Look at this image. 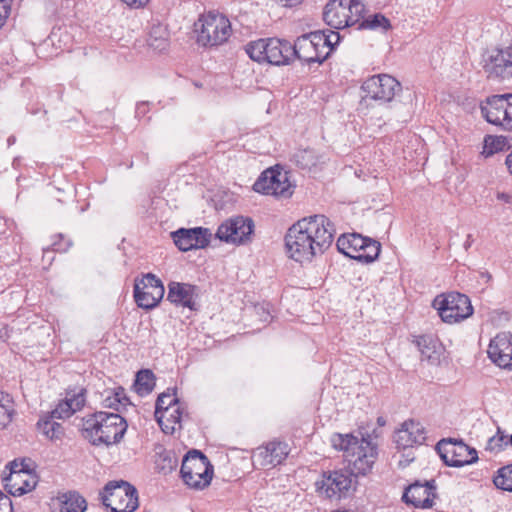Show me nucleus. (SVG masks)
<instances>
[{
	"label": "nucleus",
	"instance_id": "obj_21",
	"mask_svg": "<svg viewBox=\"0 0 512 512\" xmlns=\"http://www.w3.org/2000/svg\"><path fill=\"white\" fill-rule=\"evenodd\" d=\"M490 360L501 368L512 369V334L498 333L491 339L488 350Z\"/></svg>",
	"mask_w": 512,
	"mask_h": 512
},
{
	"label": "nucleus",
	"instance_id": "obj_30",
	"mask_svg": "<svg viewBox=\"0 0 512 512\" xmlns=\"http://www.w3.org/2000/svg\"><path fill=\"white\" fill-rule=\"evenodd\" d=\"M133 386L135 392L141 397L150 394L155 387L154 373L149 369L138 371Z\"/></svg>",
	"mask_w": 512,
	"mask_h": 512
},
{
	"label": "nucleus",
	"instance_id": "obj_15",
	"mask_svg": "<svg viewBox=\"0 0 512 512\" xmlns=\"http://www.w3.org/2000/svg\"><path fill=\"white\" fill-rule=\"evenodd\" d=\"M324 41L321 42V36L315 31L299 36L294 44H292V62L298 59L307 64H322L329 56V51L325 55L317 54L319 47H324Z\"/></svg>",
	"mask_w": 512,
	"mask_h": 512
},
{
	"label": "nucleus",
	"instance_id": "obj_5",
	"mask_svg": "<svg viewBox=\"0 0 512 512\" xmlns=\"http://www.w3.org/2000/svg\"><path fill=\"white\" fill-rule=\"evenodd\" d=\"M213 473V465L201 451L193 449L184 455L180 477L188 488L203 490L210 485Z\"/></svg>",
	"mask_w": 512,
	"mask_h": 512
},
{
	"label": "nucleus",
	"instance_id": "obj_25",
	"mask_svg": "<svg viewBox=\"0 0 512 512\" xmlns=\"http://www.w3.org/2000/svg\"><path fill=\"white\" fill-rule=\"evenodd\" d=\"M184 416H188L183 405L178 402L171 408L165 410L162 414L156 417L159 426L165 434H173L176 429H181V421Z\"/></svg>",
	"mask_w": 512,
	"mask_h": 512
},
{
	"label": "nucleus",
	"instance_id": "obj_54",
	"mask_svg": "<svg viewBox=\"0 0 512 512\" xmlns=\"http://www.w3.org/2000/svg\"><path fill=\"white\" fill-rule=\"evenodd\" d=\"M15 142V137L11 136L8 138V144L11 145L12 143Z\"/></svg>",
	"mask_w": 512,
	"mask_h": 512
},
{
	"label": "nucleus",
	"instance_id": "obj_36",
	"mask_svg": "<svg viewBox=\"0 0 512 512\" xmlns=\"http://www.w3.org/2000/svg\"><path fill=\"white\" fill-rule=\"evenodd\" d=\"M14 415L13 401L8 395L4 396L0 393V430L5 429L12 422Z\"/></svg>",
	"mask_w": 512,
	"mask_h": 512
},
{
	"label": "nucleus",
	"instance_id": "obj_23",
	"mask_svg": "<svg viewBox=\"0 0 512 512\" xmlns=\"http://www.w3.org/2000/svg\"><path fill=\"white\" fill-rule=\"evenodd\" d=\"M86 402V389L82 387L68 388L65 398L51 411L52 418L66 419L82 409Z\"/></svg>",
	"mask_w": 512,
	"mask_h": 512
},
{
	"label": "nucleus",
	"instance_id": "obj_11",
	"mask_svg": "<svg viewBox=\"0 0 512 512\" xmlns=\"http://www.w3.org/2000/svg\"><path fill=\"white\" fill-rule=\"evenodd\" d=\"M253 190L276 198H289L293 194L287 172L273 167L260 174L253 184Z\"/></svg>",
	"mask_w": 512,
	"mask_h": 512
},
{
	"label": "nucleus",
	"instance_id": "obj_43",
	"mask_svg": "<svg viewBox=\"0 0 512 512\" xmlns=\"http://www.w3.org/2000/svg\"><path fill=\"white\" fill-rule=\"evenodd\" d=\"M54 419L55 418H52V415L49 414V415H46L45 417L43 418H40L37 422V428L38 430L43 434L45 435L47 438H48V435H49V432H50V427L53 425L54 423Z\"/></svg>",
	"mask_w": 512,
	"mask_h": 512
},
{
	"label": "nucleus",
	"instance_id": "obj_48",
	"mask_svg": "<svg viewBox=\"0 0 512 512\" xmlns=\"http://www.w3.org/2000/svg\"><path fill=\"white\" fill-rule=\"evenodd\" d=\"M496 197L498 200L503 201L505 203H510L512 200V196L505 192H498Z\"/></svg>",
	"mask_w": 512,
	"mask_h": 512
},
{
	"label": "nucleus",
	"instance_id": "obj_50",
	"mask_svg": "<svg viewBox=\"0 0 512 512\" xmlns=\"http://www.w3.org/2000/svg\"><path fill=\"white\" fill-rule=\"evenodd\" d=\"M505 164L507 165L509 172L512 174V151L507 155Z\"/></svg>",
	"mask_w": 512,
	"mask_h": 512
},
{
	"label": "nucleus",
	"instance_id": "obj_1",
	"mask_svg": "<svg viewBox=\"0 0 512 512\" xmlns=\"http://www.w3.org/2000/svg\"><path fill=\"white\" fill-rule=\"evenodd\" d=\"M333 448L343 451L350 470H333L322 473V479L316 481V492L327 499L340 500L346 498L351 490H355L357 476L367 475L377 459V447L370 440L359 439L352 433L331 435Z\"/></svg>",
	"mask_w": 512,
	"mask_h": 512
},
{
	"label": "nucleus",
	"instance_id": "obj_45",
	"mask_svg": "<svg viewBox=\"0 0 512 512\" xmlns=\"http://www.w3.org/2000/svg\"><path fill=\"white\" fill-rule=\"evenodd\" d=\"M497 434H498L499 436H493V437H491V438L489 439V447H490L491 449H493V448H494V446H492V443H493V442H495L496 440H497L498 442H503V441H504L505 445H511V446H512V435H511V436H509V437H508V436H505L504 434H502V433L500 432V430H498Z\"/></svg>",
	"mask_w": 512,
	"mask_h": 512
},
{
	"label": "nucleus",
	"instance_id": "obj_44",
	"mask_svg": "<svg viewBox=\"0 0 512 512\" xmlns=\"http://www.w3.org/2000/svg\"><path fill=\"white\" fill-rule=\"evenodd\" d=\"M63 435H64L63 426L60 423L54 421L53 425L50 427L48 439H50V440L60 439Z\"/></svg>",
	"mask_w": 512,
	"mask_h": 512
},
{
	"label": "nucleus",
	"instance_id": "obj_55",
	"mask_svg": "<svg viewBox=\"0 0 512 512\" xmlns=\"http://www.w3.org/2000/svg\"><path fill=\"white\" fill-rule=\"evenodd\" d=\"M378 423H379V424H383V423H384V421L382 420V418H381V417H380V418H378Z\"/></svg>",
	"mask_w": 512,
	"mask_h": 512
},
{
	"label": "nucleus",
	"instance_id": "obj_14",
	"mask_svg": "<svg viewBox=\"0 0 512 512\" xmlns=\"http://www.w3.org/2000/svg\"><path fill=\"white\" fill-rule=\"evenodd\" d=\"M133 293L138 307L151 310L163 299L165 289L163 283L156 275L147 273L142 278L135 279Z\"/></svg>",
	"mask_w": 512,
	"mask_h": 512
},
{
	"label": "nucleus",
	"instance_id": "obj_9",
	"mask_svg": "<svg viewBox=\"0 0 512 512\" xmlns=\"http://www.w3.org/2000/svg\"><path fill=\"white\" fill-rule=\"evenodd\" d=\"M436 451L443 462L450 467H463L478 461L476 449L468 446L461 439H441L436 444Z\"/></svg>",
	"mask_w": 512,
	"mask_h": 512
},
{
	"label": "nucleus",
	"instance_id": "obj_7",
	"mask_svg": "<svg viewBox=\"0 0 512 512\" xmlns=\"http://www.w3.org/2000/svg\"><path fill=\"white\" fill-rule=\"evenodd\" d=\"M197 43L204 47L219 46L226 42L232 33L229 19L221 14L209 13L195 23Z\"/></svg>",
	"mask_w": 512,
	"mask_h": 512
},
{
	"label": "nucleus",
	"instance_id": "obj_47",
	"mask_svg": "<svg viewBox=\"0 0 512 512\" xmlns=\"http://www.w3.org/2000/svg\"><path fill=\"white\" fill-rule=\"evenodd\" d=\"M123 3H125L130 8L139 9L146 6V4L149 2V0H121Z\"/></svg>",
	"mask_w": 512,
	"mask_h": 512
},
{
	"label": "nucleus",
	"instance_id": "obj_17",
	"mask_svg": "<svg viewBox=\"0 0 512 512\" xmlns=\"http://www.w3.org/2000/svg\"><path fill=\"white\" fill-rule=\"evenodd\" d=\"M211 236L210 230L204 227L180 228L171 232L174 244L183 252L206 248L210 244Z\"/></svg>",
	"mask_w": 512,
	"mask_h": 512
},
{
	"label": "nucleus",
	"instance_id": "obj_16",
	"mask_svg": "<svg viewBox=\"0 0 512 512\" xmlns=\"http://www.w3.org/2000/svg\"><path fill=\"white\" fill-rule=\"evenodd\" d=\"M400 89V83L387 74L374 75L362 84L365 97L382 102H390Z\"/></svg>",
	"mask_w": 512,
	"mask_h": 512
},
{
	"label": "nucleus",
	"instance_id": "obj_41",
	"mask_svg": "<svg viewBox=\"0 0 512 512\" xmlns=\"http://www.w3.org/2000/svg\"><path fill=\"white\" fill-rule=\"evenodd\" d=\"M315 33L321 36V42H325L323 48H328L329 53L340 41V34L336 31L328 30V33H326V31L318 30Z\"/></svg>",
	"mask_w": 512,
	"mask_h": 512
},
{
	"label": "nucleus",
	"instance_id": "obj_4",
	"mask_svg": "<svg viewBox=\"0 0 512 512\" xmlns=\"http://www.w3.org/2000/svg\"><path fill=\"white\" fill-rule=\"evenodd\" d=\"M248 57L257 63L286 66L292 63V43L277 37L260 38L244 46Z\"/></svg>",
	"mask_w": 512,
	"mask_h": 512
},
{
	"label": "nucleus",
	"instance_id": "obj_28",
	"mask_svg": "<svg viewBox=\"0 0 512 512\" xmlns=\"http://www.w3.org/2000/svg\"><path fill=\"white\" fill-rule=\"evenodd\" d=\"M61 512H85L87 508V502L76 491H69L64 493L61 497Z\"/></svg>",
	"mask_w": 512,
	"mask_h": 512
},
{
	"label": "nucleus",
	"instance_id": "obj_27",
	"mask_svg": "<svg viewBox=\"0 0 512 512\" xmlns=\"http://www.w3.org/2000/svg\"><path fill=\"white\" fill-rule=\"evenodd\" d=\"M105 393L106 395L102 400V404L105 408L120 411L121 407L126 408L132 405L130 398L126 395L125 389L122 386L106 390Z\"/></svg>",
	"mask_w": 512,
	"mask_h": 512
},
{
	"label": "nucleus",
	"instance_id": "obj_46",
	"mask_svg": "<svg viewBox=\"0 0 512 512\" xmlns=\"http://www.w3.org/2000/svg\"><path fill=\"white\" fill-rule=\"evenodd\" d=\"M0 509H4L5 512H13L11 499L2 491H0Z\"/></svg>",
	"mask_w": 512,
	"mask_h": 512
},
{
	"label": "nucleus",
	"instance_id": "obj_8",
	"mask_svg": "<svg viewBox=\"0 0 512 512\" xmlns=\"http://www.w3.org/2000/svg\"><path fill=\"white\" fill-rule=\"evenodd\" d=\"M433 307L443 322L452 324L467 319L473 314L470 298L459 292H449L435 297Z\"/></svg>",
	"mask_w": 512,
	"mask_h": 512
},
{
	"label": "nucleus",
	"instance_id": "obj_32",
	"mask_svg": "<svg viewBox=\"0 0 512 512\" xmlns=\"http://www.w3.org/2000/svg\"><path fill=\"white\" fill-rule=\"evenodd\" d=\"M148 45L154 50L163 51L168 46V32L161 24L153 25L149 31Z\"/></svg>",
	"mask_w": 512,
	"mask_h": 512
},
{
	"label": "nucleus",
	"instance_id": "obj_39",
	"mask_svg": "<svg viewBox=\"0 0 512 512\" xmlns=\"http://www.w3.org/2000/svg\"><path fill=\"white\" fill-rule=\"evenodd\" d=\"M9 469L10 474L3 478L5 484L13 483L18 480V478H23L29 471H31L30 466L25 463V460H22L21 462H18L17 460L10 462Z\"/></svg>",
	"mask_w": 512,
	"mask_h": 512
},
{
	"label": "nucleus",
	"instance_id": "obj_33",
	"mask_svg": "<svg viewBox=\"0 0 512 512\" xmlns=\"http://www.w3.org/2000/svg\"><path fill=\"white\" fill-rule=\"evenodd\" d=\"M392 28L390 20L382 13H374L366 16L360 23L358 29L381 30L387 32Z\"/></svg>",
	"mask_w": 512,
	"mask_h": 512
},
{
	"label": "nucleus",
	"instance_id": "obj_40",
	"mask_svg": "<svg viewBox=\"0 0 512 512\" xmlns=\"http://www.w3.org/2000/svg\"><path fill=\"white\" fill-rule=\"evenodd\" d=\"M294 159L297 166L302 169H311L318 162L317 156L312 149L299 150L294 154Z\"/></svg>",
	"mask_w": 512,
	"mask_h": 512
},
{
	"label": "nucleus",
	"instance_id": "obj_3",
	"mask_svg": "<svg viewBox=\"0 0 512 512\" xmlns=\"http://www.w3.org/2000/svg\"><path fill=\"white\" fill-rule=\"evenodd\" d=\"M82 422L83 436L96 446L119 443L128 427L126 420L120 414L104 411L87 415Z\"/></svg>",
	"mask_w": 512,
	"mask_h": 512
},
{
	"label": "nucleus",
	"instance_id": "obj_12",
	"mask_svg": "<svg viewBox=\"0 0 512 512\" xmlns=\"http://www.w3.org/2000/svg\"><path fill=\"white\" fill-rule=\"evenodd\" d=\"M254 221L250 217L234 216L218 226L216 238L222 242L244 245L252 241Z\"/></svg>",
	"mask_w": 512,
	"mask_h": 512
},
{
	"label": "nucleus",
	"instance_id": "obj_20",
	"mask_svg": "<svg viewBox=\"0 0 512 512\" xmlns=\"http://www.w3.org/2000/svg\"><path fill=\"white\" fill-rule=\"evenodd\" d=\"M349 0H330L323 11V19L327 25L334 29H343L354 26L359 18L348 14Z\"/></svg>",
	"mask_w": 512,
	"mask_h": 512
},
{
	"label": "nucleus",
	"instance_id": "obj_2",
	"mask_svg": "<svg viewBox=\"0 0 512 512\" xmlns=\"http://www.w3.org/2000/svg\"><path fill=\"white\" fill-rule=\"evenodd\" d=\"M335 226L325 215H313L298 220L285 234L288 257L295 262L311 263L325 253L333 243Z\"/></svg>",
	"mask_w": 512,
	"mask_h": 512
},
{
	"label": "nucleus",
	"instance_id": "obj_18",
	"mask_svg": "<svg viewBox=\"0 0 512 512\" xmlns=\"http://www.w3.org/2000/svg\"><path fill=\"white\" fill-rule=\"evenodd\" d=\"M289 453L290 447L287 442L273 440L258 447L253 458L262 468H270L282 464Z\"/></svg>",
	"mask_w": 512,
	"mask_h": 512
},
{
	"label": "nucleus",
	"instance_id": "obj_34",
	"mask_svg": "<svg viewBox=\"0 0 512 512\" xmlns=\"http://www.w3.org/2000/svg\"><path fill=\"white\" fill-rule=\"evenodd\" d=\"M380 251V242L367 237L365 246L361 248V251L358 253L359 255L355 256V260L366 264L372 263L378 258Z\"/></svg>",
	"mask_w": 512,
	"mask_h": 512
},
{
	"label": "nucleus",
	"instance_id": "obj_24",
	"mask_svg": "<svg viewBox=\"0 0 512 512\" xmlns=\"http://www.w3.org/2000/svg\"><path fill=\"white\" fill-rule=\"evenodd\" d=\"M395 442L398 447L407 448L421 445L426 440L424 427L414 420L405 421L401 428L395 432Z\"/></svg>",
	"mask_w": 512,
	"mask_h": 512
},
{
	"label": "nucleus",
	"instance_id": "obj_58",
	"mask_svg": "<svg viewBox=\"0 0 512 512\" xmlns=\"http://www.w3.org/2000/svg\"><path fill=\"white\" fill-rule=\"evenodd\" d=\"M0 512H5V511H3V510H2V511H0Z\"/></svg>",
	"mask_w": 512,
	"mask_h": 512
},
{
	"label": "nucleus",
	"instance_id": "obj_57",
	"mask_svg": "<svg viewBox=\"0 0 512 512\" xmlns=\"http://www.w3.org/2000/svg\"><path fill=\"white\" fill-rule=\"evenodd\" d=\"M6 0H0V3H4Z\"/></svg>",
	"mask_w": 512,
	"mask_h": 512
},
{
	"label": "nucleus",
	"instance_id": "obj_26",
	"mask_svg": "<svg viewBox=\"0 0 512 512\" xmlns=\"http://www.w3.org/2000/svg\"><path fill=\"white\" fill-rule=\"evenodd\" d=\"M366 238L357 233L342 234L336 242L337 250L345 256L354 259L365 246Z\"/></svg>",
	"mask_w": 512,
	"mask_h": 512
},
{
	"label": "nucleus",
	"instance_id": "obj_56",
	"mask_svg": "<svg viewBox=\"0 0 512 512\" xmlns=\"http://www.w3.org/2000/svg\"><path fill=\"white\" fill-rule=\"evenodd\" d=\"M333 512H349L348 510H335Z\"/></svg>",
	"mask_w": 512,
	"mask_h": 512
},
{
	"label": "nucleus",
	"instance_id": "obj_29",
	"mask_svg": "<svg viewBox=\"0 0 512 512\" xmlns=\"http://www.w3.org/2000/svg\"><path fill=\"white\" fill-rule=\"evenodd\" d=\"M177 466L178 458L175 451L163 449L161 452L157 453L155 468L159 473L167 475L176 470Z\"/></svg>",
	"mask_w": 512,
	"mask_h": 512
},
{
	"label": "nucleus",
	"instance_id": "obj_35",
	"mask_svg": "<svg viewBox=\"0 0 512 512\" xmlns=\"http://www.w3.org/2000/svg\"><path fill=\"white\" fill-rule=\"evenodd\" d=\"M493 483L497 489L512 492V463L497 470Z\"/></svg>",
	"mask_w": 512,
	"mask_h": 512
},
{
	"label": "nucleus",
	"instance_id": "obj_19",
	"mask_svg": "<svg viewBox=\"0 0 512 512\" xmlns=\"http://www.w3.org/2000/svg\"><path fill=\"white\" fill-rule=\"evenodd\" d=\"M435 491V480L425 481V483L416 481L405 489L402 500L415 508H431L433 499L436 497Z\"/></svg>",
	"mask_w": 512,
	"mask_h": 512
},
{
	"label": "nucleus",
	"instance_id": "obj_51",
	"mask_svg": "<svg viewBox=\"0 0 512 512\" xmlns=\"http://www.w3.org/2000/svg\"><path fill=\"white\" fill-rule=\"evenodd\" d=\"M473 241H474L473 236L471 234H468L466 241L464 243L465 250H468L471 247Z\"/></svg>",
	"mask_w": 512,
	"mask_h": 512
},
{
	"label": "nucleus",
	"instance_id": "obj_10",
	"mask_svg": "<svg viewBox=\"0 0 512 512\" xmlns=\"http://www.w3.org/2000/svg\"><path fill=\"white\" fill-rule=\"evenodd\" d=\"M481 66L488 80L500 82L512 78V47L486 50Z\"/></svg>",
	"mask_w": 512,
	"mask_h": 512
},
{
	"label": "nucleus",
	"instance_id": "obj_42",
	"mask_svg": "<svg viewBox=\"0 0 512 512\" xmlns=\"http://www.w3.org/2000/svg\"><path fill=\"white\" fill-rule=\"evenodd\" d=\"M348 6V14L353 15L354 18H359V22L356 25L359 26V23L366 18L365 16V5L360 0H349Z\"/></svg>",
	"mask_w": 512,
	"mask_h": 512
},
{
	"label": "nucleus",
	"instance_id": "obj_52",
	"mask_svg": "<svg viewBox=\"0 0 512 512\" xmlns=\"http://www.w3.org/2000/svg\"><path fill=\"white\" fill-rule=\"evenodd\" d=\"M70 246V243H67V245L65 247H62L60 244H58L57 242H54L53 243V250L55 251H66L67 247Z\"/></svg>",
	"mask_w": 512,
	"mask_h": 512
},
{
	"label": "nucleus",
	"instance_id": "obj_38",
	"mask_svg": "<svg viewBox=\"0 0 512 512\" xmlns=\"http://www.w3.org/2000/svg\"><path fill=\"white\" fill-rule=\"evenodd\" d=\"M179 399L176 397L175 389H173V393H170L169 390L167 392L161 393L155 404V418L162 414L165 410L168 411L171 406L178 404Z\"/></svg>",
	"mask_w": 512,
	"mask_h": 512
},
{
	"label": "nucleus",
	"instance_id": "obj_53",
	"mask_svg": "<svg viewBox=\"0 0 512 512\" xmlns=\"http://www.w3.org/2000/svg\"><path fill=\"white\" fill-rule=\"evenodd\" d=\"M328 51V48H322V47H319L317 49V54L319 55H325V52Z\"/></svg>",
	"mask_w": 512,
	"mask_h": 512
},
{
	"label": "nucleus",
	"instance_id": "obj_22",
	"mask_svg": "<svg viewBox=\"0 0 512 512\" xmlns=\"http://www.w3.org/2000/svg\"><path fill=\"white\" fill-rule=\"evenodd\" d=\"M198 287L189 283L170 282L168 284L167 300L177 306L197 310L196 298Z\"/></svg>",
	"mask_w": 512,
	"mask_h": 512
},
{
	"label": "nucleus",
	"instance_id": "obj_6",
	"mask_svg": "<svg viewBox=\"0 0 512 512\" xmlns=\"http://www.w3.org/2000/svg\"><path fill=\"white\" fill-rule=\"evenodd\" d=\"M99 499L111 512H134L139 506L137 489L125 480L109 481Z\"/></svg>",
	"mask_w": 512,
	"mask_h": 512
},
{
	"label": "nucleus",
	"instance_id": "obj_37",
	"mask_svg": "<svg viewBox=\"0 0 512 512\" xmlns=\"http://www.w3.org/2000/svg\"><path fill=\"white\" fill-rule=\"evenodd\" d=\"M507 138L504 136L486 135L484 138L483 154L487 156L493 155L505 149Z\"/></svg>",
	"mask_w": 512,
	"mask_h": 512
},
{
	"label": "nucleus",
	"instance_id": "obj_49",
	"mask_svg": "<svg viewBox=\"0 0 512 512\" xmlns=\"http://www.w3.org/2000/svg\"><path fill=\"white\" fill-rule=\"evenodd\" d=\"M492 446H494V448H493V449H491V448L489 447V443H488V444H487L486 449H487V450H490V451H494V450H501V449H502L503 447H505L506 445H505L504 441H503V442H498V441L496 440L495 442H493V443H492Z\"/></svg>",
	"mask_w": 512,
	"mask_h": 512
},
{
	"label": "nucleus",
	"instance_id": "obj_13",
	"mask_svg": "<svg viewBox=\"0 0 512 512\" xmlns=\"http://www.w3.org/2000/svg\"><path fill=\"white\" fill-rule=\"evenodd\" d=\"M481 113L487 122L512 131V93L495 94L486 99Z\"/></svg>",
	"mask_w": 512,
	"mask_h": 512
},
{
	"label": "nucleus",
	"instance_id": "obj_31",
	"mask_svg": "<svg viewBox=\"0 0 512 512\" xmlns=\"http://www.w3.org/2000/svg\"><path fill=\"white\" fill-rule=\"evenodd\" d=\"M18 480H21V485H18L17 480L4 485L5 490L12 496H22L32 491L37 484L36 475L32 473V470Z\"/></svg>",
	"mask_w": 512,
	"mask_h": 512
}]
</instances>
